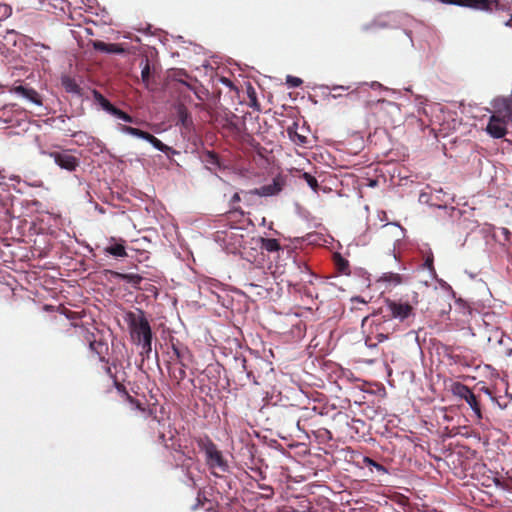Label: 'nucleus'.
Returning <instances> with one entry per match:
<instances>
[{"label": "nucleus", "mask_w": 512, "mask_h": 512, "mask_svg": "<svg viewBox=\"0 0 512 512\" xmlns=\"http://www.w3.org/2000/svg\"><path fill=\"white\" fill-rule=\"evenodd\" d=\"M384 303L385 307H381L379 313L371 315L370 334L374 335L378 342L387 340L395 332L396 325L393 322L394 319L405 322L415 317V306L419 303L418 294L414 293L411 301L386 298Z\"/></svg>", "instance_id": "nucleus-1"}, {"label": "nucleus", "mask_w": 512, "mask_h": 512, "mask_svg": "<svg viewBox=\"0 0 512 512\" xmlns=\"http://www.w3.org/2000/svg\"><path fill=\"white\" fill-rule=\"evenodd\" d=\"M196 442L199 449L205 453L206 464L211 469L213 475L220 476V474L228 472L229 465L227 460L208 436L198 438Z\"/></svg>", "instance_id": "nucleus-2"}, {"label": "nucleus", "mask_w": 512, "mask_h": 512, "mask_svg": "<svg viewBox=\"0 0 512 512\" xmlns=\"http://www.w3.org/2000/svg\"><path fill=\"white\" fill-rule=\"evenodd\" d=\"M124 319L128 325L133 343H140V341L153 338L150 323L142 309L127 312Z\"/></svg>", "instance_id": "nucleus-3"}, {"label": "nucleus", "mask_w": 512, "mask_h": 512, "mask_svg": "<svg viewBox=\"0 0 512 512\" xmlns=\"http://www.w3.org/2000/svg\"><path fill=\"white\" fill-rule=\"evenodd\" d=\"M27 124V112L18 105L7 104L0 108V125H4V128L21 127Z\"/></svg>", "instance_id": "nucleus-4"}, {"label": "nucleus", "mask_w": 512, "mask_h": 512, "mask_svg": "<svg viewBox=\"0 0 512 512\" xmlns=\"http://www.w3.org/2000/svg\"><path fill=\"white\" fill-rule=\"evenodd\" d=\"M374 112L384 125L394 126L401 119L400 106L389 100H378L374 104Z\"/></svg>", "instance_id": "nucleus-5"}, {"label": "nucleus", "mask_w": 512, "mask_h": 512, "mask_svg": "<svg viewBox=\"0 0 512 512\" xmlns=\"http://www.w3.org/2000/svg\"><path fill=\"white\" fill-rule=\"evenodd\" d=\"M451 391L454 396H457L467 402L478 419L482 418L478 396H476L468 386L460 382H454L451 385Z\"/></svg>", "instance_id": "nucleus-6"}, {"label": "nucleus", "mask_w": 512, "mask_h": 512, "mask_svg": "<svg viewBox=\"0 0 512 512\" xmlns=\"http://www.w3.org/2000/svg\"><path fill=\"white\" fill-rule=\"evenodd\" d=\"M46 154L52 158L55 164H57L61 169H64L68 172L76 171L80 165L79 158L74 156L69 149L49 151Z\"/></svg>", "instance_id": "nucleus-7"}, {"label": "nucleus", "mask_w": 512, "mask_h": 512, "mask_svg": "<svg viewBox=\"0 0 512 512\" xmlns=\"http://www.w3.org/2000/svg\"><path fill=\"white\" fill-rule=\"evenodd\" d=\"M120 130L123 133H126V134H129V135H132V136H135V137H138V138H141V139H144V140L148 141L149 143H151L153 145V147H155L157 150H159L161 152L168 153V152H170L172 150L171 147H169L166 144L162 143L154 135H152V134H150V133H148L146 131H143L141 129L134 128L132 126L121 125L120 126Z\"/></svg>", "instance_id": "nucleus-8"}, {"label": "nucleus", "mask_w": 512, "mask_h": 512, "mask_svg": "<svg viewBox=\"0 0 512 512\" xmlns=\"http://www.w3.org/2000/svg\"><path fill=\"white\" fill-rule=\"evenodd\" d=\"M284 186V181L280 177H276L273 179L271 184H267L261 186L260 188H255L249 191L244 192V197L257 195L261 197L274 196L279 194Z\"/></svg>", "instance_id": "nucleus-9"}, {"label": "nucleus", "mask_w": 512, "mask_h": 512, "mask_svg": "<svg viewBox=\"0 0 512 512\" xmlns=\"http://www.w3.org/2000/svg\"><path fill=\"white\" fill-rule=\"evenodd\" d=\"M508 125H512V122L491 115L486 127V131L491 137L500 139L507 134Z\"/></svg>", "instance_id": "nucleus-10"}, {"label": "nucleus", "mask_w": 512, "mask_h": 512, "mask_svg": "<svg viewBox=\"0 0 512 512\" xmlns=\"http://www.w3.org/2000/svg\"><path fill=\"white\" fill-rule=\"evenodd\" d=\"M508 125H512V122L491 115L486 127V131L491 137L500 139L507 134Z\"/></svg>", "instance_id": "nucleus-11"}, {"label": "nucleus", "mask_w": 512, "mask_h": 512, "mask_svg": "<svg viewBox=\"0 0 512 512\" xmlns=\"http://www.w3.org/2000/svg\"><path fill=\"white\" fill-rule=\"evenodd\" d=\"M86 340L89 343V349L91 352L95 353L99 357V361L108 363L106 359V354L108 352V345L102 339H96L93 333H88L86 336Z\"/></svg>", "instance_id": "nucleus-12"}, {"label": "nucleus", "mask_w": 512, "mask_h": 512, "mask_svg": "<svg viewBox=\"0 0 512 512\" xmlns=\"http://www.w3.org/2000/svg\"><path fill=\"white\" fill-rule=\"evenodd\" d=\"M11 91L17 95H20V96L28 99L30 102H32L34 104H37V105L42 104L40 95L33 88H30V87H27L24 85H17V86H13Z\"/></svg>", "instance_id": "nucleus-13"}, {"label": "nucleus", "mask_w": 512, "mask_h": 512, "mask_svg": "<svg viewBox=\"0 0 512 512\" xmlns=\"http://www.w3.org/2000/svg\"><path fill=\"white\" fill-rule=\"evenodd\" d=\"M93 47L95 50L109 53V54H123L125 52V49L122 47L121 44L118 43H106L103 41H95L93 43Z\"/></svg>", "instance_id": "nucleus-14"}, {"label": "nucleus", "mask_w": 512, "mask_h": 512, "mask_svg": "<svg viewBox=\"0 0 512 512\" xmlns=\"http://www.w3.org/2000/svg\"><path fill=\"white\" fill-rule=\"evenodd\" d=\"M378 283L384 284L386 288H393L402 283V276L398 273L386 272L378 279Z\"/></svg>", "instance_id": "nucleus-15"}, {"label": "nucleus", "mask_w": 512, "mask_h": 512, "mask_svg": "<svg viewBox=\"0 0 512 512\" xmlns=\"http://www.w3.org/2000/svg\"><path fill=\"white\" fill-rule=\"evenodd\" d=\"M236 363L239 365L240 372L246 373L247 379L255 384L258 385L259 382L257 381V377L254 374V371L250 365H248V362L245 357H237L235 358Z\"/></svg>", "instance_id": "nucleus-16"}, {"label": "nucleus", "mask_w": 512, "mask_h": 512, "mask_svg": "<svg viewBox=\"0 0 512 512\" xmlns=\"http://www.w3.org/2000/svg\"><path fill=\"white\" fill-rule=\"evenodd\" d=\"M61 84L66 92L81 95V87L77 84L76 80L70 76H63L61 78Z\"/></svg>", "instance_id": "nucleus-17"}, {"label": "nucleus", "mask_w": 512, "mask_h": 512, "mask_svg": "<svg viewBox=\"0 0 512 512\" xmlns=\"http://www.w3.org/2000/svg\"><path fill=\"white\" fill-rule=\"evenodd\" d=\"M260 248L269 253L281 250L280 242L275 238H260Z\"/></svg>", "instance_id": "nucleus-18"}, {"label": "nucleus", "mask_w": 512, "mask_h": 512, "mask_svg": "<svg viewBox=\"0 0 512 512\" xmlns=\"http://www.w3.org/2000/svg\"><path fill=\"white\" fill-rule=\"evenodd\" d=\"M140 66L142 67L141 71V80L146 88H149L150 78H151V67L150 61L148 58H144L140 62Z\"/></svg>", "instance_id": "nucleus-19"}, {"label": "nucleus", "mask_w": 512, "mask_h": 512, "mask_svg": "<svg viewBox=\"0 0 512 512\" xmlns=\"http://www.w3.org/2000/svg\"><path fill=\"white\" fill-rule=\"evenodd\" d=\"M199 507L204 508L206 511L213 510L212 502L209 499H207L205 493L202 492L201 490L198 491L197 493L196 504L192 506V509L195 510Z\"/></svg>", "instance_id": "nucleus-20"}, {"label": "nucleus", "mask_w": 512, "mask_h": 512, "mask_svg": "<svg viewBox=\"0 0 512 512\" xmlns=\"http://www.w3.org/2000/svg\"><path fill=\"white\" fill-rule=\"evenodd\" d=\"M105 252L114 257H126L127 252L123 243H116L105 248Z\"/></svg>", "instance_id": "nucleus-21"}, {"label": "nucleus", "mask_w": 512, "mask_h": 512, "mask_svg": "<svg viewBox=\"0 0 512 512\" xmlns=\"http://www.w3.org/2000/svg\"><path fill=\"white\" fill-rule=\"evenodd\" d=\"M94 99L101 105V107L107 111L108 113H111L114 109V105L106 99L99 91L94 90L93 91Z\"/></svg>", "instance_id": "nucleus-22"}, {"label": "nucleus", "mask_w": 512, "mask_h": 512, "mask_svg": "<svg viewBox=\"0 0 512 512\" xmlns=\"http://www.w3.org/2000/svg\"><path fill=\"white\" fill-rule=\"evenodd\" d=\"M296 129H297L296 123H294L293 126H289L287 128L288 135L290 136V138L293 141L297 142L298 144H301V145L306 144L307 138L305 136L299 135L297 133Z\"/></svg>", "instance_id": "nucleus-23"}, {"label": "nucleus", "mask_w": 512, "mask_h": 512, "mask_svg": "<svg viewBox=\"0 0 512 512\" xmlns=\"http://www.w3.org/2000/svg\"><path fill=\"white\" fill-rule=\"evenodd\" d=\"M152 339L153 338H148L146 340L140 341V343H134L135 345L141 347L140 355L142 357H146V358L150 357V353L152 351Z\"/></svg>", "instance_id": "nucleus-24"}, {"label": "nucleus", "mask_w": 512, "mask_h": 512, "mask_svg": "<svg viewBox=\"0 0 512 512\" xmlns=\"http://www.w3.org/2000/svg\"><path fill=\"white\" fill-rule=\"evenodd\" d=\"M119 276L122 280H124L127 283H130L134 286H138L143 280L142 276L135 274V273L120 274Z\"/></svg>", "instance_id": "nucleus-25"}, {"label": "nucleus", "mask_w": 512, "mask_h": 512, "mask_svg": "<svg viewBox=\"0 0 512 512\" xmlns=\"http://www.w3.org/2000/svg\"><path fill=\"white\" fill-rule=\"evenodd\" d=\"M247 94L249 98V106L252 107L255 110H260V104L257 100V95L255 89L249 85L247 88Z\"/></svg>", "instance_id": "nucleus-26"}, {"label": "nucleus", "mask_w": 512, "mask_h": 512, "mask_svg": "<svg viewBox=\"0 0 512 512\" xmlns=\"http://www.w3.org/2000/svg\"><path fill=\"white\" fill-rule=\"evenodd\" d=\"M295 268L299 273L298 281H304L305 278L302 276L312 277L313 274L310 272L309 267L305 263L294 262Z\"/></svg>", "instance_id": "nucleus-27"}, {"label": "nucleus", "mask_w": 512, "mask_h": 512, "mask_svg": "<svg viewBox=\"0 0 512 512\" xmlns=\"http://www.w3.org/2000/svg\"><path fill=\"white\" fill-rule=\"evenodd\" d=\"M11 7L14 5L18 11L31 8L35 5V0H10Z\"/></svg>", "instance_id": "nucleus-28"}, {"label": "nucleus", "mask_w": 512, "mask_h": 512, "mask_svg": "<svg viewBox=\"0 0 512 512\" xmlns=\"http://www.w3.org/2000/svg\"><path fill=\"white\" fill-rule=\"evenodd\" d=\"M110 114H112L113 116H115L125 122H128V123L134 122V119L131 115H129L128 113L124 112L123 110L117 108L116 106L114 107V109L112 110V112Z\"/></svg>", "instance_id": "nucleus-29"}, {"label": "nucleus", "mask_w": 512, "mask_h": 512, "mask_svg": "<svg viewBox=\"0 0 512 512\" xmlns=\"http://www.w3.org/2000/svg\"><path fill=\"white\" fill-rule=\"evenodd\" d=\"M172 351H173V357H171V359L175 360L176 363H178L179 365L183 366V367H186V365L184 364V352L179 349L177 346H175L174 344L172 345Z\"/></svg>", "instance_id": "nucleus-30"}, {"label": "nucleus", "mask_w": 512, "mask_h": 512, "mask_svg": "<svg viewBox=\"0 0 512 512\" xmlns=\"http://www.w3.org/2000/svg\"><path fill=\"white\" fill-rule=\"evenodd\" d=\"M12 13L11 4L0 2V21L8 18Z\"/></svg>", "instance_id": "nucleus-31"}, {"label": "nucleus", "mask_w": 512, "mask_h": 512, "mask_svg": "<svg viewBox=\"0 0 512 512\" xmlns=\"http://www.w3.org/2000/svg\"><path fill=\"white\" fill-rule=\"evenodd\" d=\"M205 161L215 167H218L220 165L218 155L214 152H207L206 153V159Z\"/></svg>", "instance_id": "nucleus-32"}, {"label": "nucleus", "mask_w": 512, "mask_h": 512, "mask_svg": "<svg viewBox=\"0 0 512 512\" xmlns=\"http://www.w3.org/2000/svg\"><path fill=\"white\" fill-rule=\"evenodd\" d=\"M303 178L305 179V181L307 182V184L313 189V190H316L318 188V182H317V179L312 176L311 174L309 173H304L303 174Z\"/></svg>", "instance_id": "nucleus-33"}, {"label": "nucleus", "mask_w": 512, "mask_h": 512, "mask_svg": "<svg viewBox=\"0 0 512 512\" xmlns=\"http://www.w3.org/2000/svg\"><path fill=\"white\" fill-rule=\"evenodd\" d=\"M363 461H364V463H365L367 466H373V467H375L377 470H382V471H384V470H385V469H384V467H383L381 464L377 463L376 461H374L373 459H371V458H369V457H365Z\"/></svg>", "instance_id": "nucleus-34"}, {"label": "nucleus", "mask_w": 512, "mask_h": 512, "mask_svg": "<svg viewBox=\"0 0 512 512\" xmlns=\"http://www.w3.org/2000/svg\"><path fill=\"white\" fill-rule=\"evenodd\" d=\"M173 377L178 381L183 380L186 377L185 367L180 365L179 369L173 372Z\"/></svg>", "instance_id": "nucleus-35"}, {"label": "nucleus", "mask_w": 512, "mask_h": 512, "mask_svg": "<svg viewBox=\"0 0 512 512\" xmlns=\"http://www.w3.org/2000/svg\"><path fill=\"white\" fill-rule=\"evenodd\" d=\"M182 76L189 78L188 74L185 71H179L177 73V81L186 85L188 88L193 89V87L188 82H186L185 78H182Z\"/></svg>", "instance_id": "nucleus-36"}, {"label": "nucleus", "mask_w": 512, "mask_h": 512, "mask_svg": "<svg viewBox=\"0 0 512 512\" xmlns=\"http://www.w3.org/2000/svg\"><path fill=\"white\" fill-rule=\"evenodd\" d=\"M287 83L291 87H299L303 83V81L300 78H298V77L288 76L287 77Z\"/></svg>", "instance_id": "nucleus-37"}, {"label": "nucleus", "mask_w": 512, "mask_h": 512, "mask_svg": "<svg viewBox=\"0 0 512 512\" xmlns=\"http://www.w3.org/2000/svg\"><path fill=\"white\" fill-rule=\"evenodd\" d=\"M240 201H241V196H240V194H239V193H235V194L231 197L230 204H231L232 209H233L234 211H239V210H240L239 208H237V207H235V206H234V204H235V203H238V202H240Z\"/></svg>", "instance_id": "nucleus-38"}, {"label": "nucleus", "mask_w": 512, "mask_h": 512, "mask_svg": "<svg viewBox=\"0 0 512 512\" xmlns=\"http://www.w3.org/2000/svg\"><path fill=\"white\" fill-rule=\"evenodd\" d=\"M338 266H339V270L341 272H345V270L348 268L349 264H348L347 260L340 258Z\"/></svg>", "instance_id": "nucleus-39"}, {"label": "nucleus", "mask_w": 512, "mask_h": 512, "mask_svg": "<svg viewBox=\"0 0 512 512\" xmlns=\"http://www.w3.org/2000/svg\"><path fill=\"white\" fill-rule=\"evenodd\" d=\"M424 266L428 268L429 270H434L433 267V257L429 256L425 259Z\"/></svg>", "instance_id": "nucleus-40"}, {"label": "nucleus", "mask_w": 512, "mask_h": 512, "mask_svg": "<svg viewBox=\"0 0 512 512\" xmlns=\"http://www.w3.org/2000/svg\"><path fill=\"white\" fill-rule=\"evenodd\" d=\"M260 488L264 491H267L268 494L266 495V498H270L273 496L274 494V491H273V488L271 486H260Z\"/></svg>", "instance_id": "nucleus-41"}, {"label": "nucleus", "mask_w": 512, "mask_h": 512, "mask_svg": "<svg viewBox=\"0 0 512 512\" xmlns=\"http://www.w3.org/2000/svg\"><path fill=\"white\" fill-rule=\"evenodd\" d=\"M221 82H222L224 85H226V86H228V87H230V88H232V89H234V88H235V87H234V84L232 83V81H231L230 79H228V78H225V77L221 78Z\"/></svg>", "instance_id": "nucleus-42"}, {"label": "nucleus", "mask_w": 512, "mask_h": 512, "mask_svg": "<svg viewBox=\"0 0 512 512\" xmlns=\"http://www.w3.org/2000/svg\"><path fill=\"white\" fill-rule=\"evenodd\" d=\"M369 321H370V316L364 317L362 320V327L365 328Z\"/></svg>", "instance_id": "nucleus-43"}, {"label": "nucleus", "mask_w": 512, "mask_h": 512, "mask_svg": "<svg viewBox=\"0 0 512 512\" xmlns=\"http://www.w3.org/2000/svg\"><path fill=\"white\" fill-rule=\"evenodd\" d=\"M105 372L110 376V377H113L112 375V371H111V368L109 366H105Z\"/></svg>", "instance_id": "nucleus-44"}, {"label": "nucleus", "mask_w": 512, "mask_h": 512, "mask_svg": "<svg viewBox=\"0 0 512 512\" xmlns=\"http://www.w3.org/2000/svg\"><path fill=\"white\" fill-rule=\"evenodd\" d=\"M495 483H496V485H497L498 487H502V488L504 487L503 483H502V482H500L499 480H496V481H495Z\"/></svg>", "instance_id": "nucleus-45"}, {"label": "nucleus", "mask_w": 512, "mask_h": 512, "mask_svg": "<svg viewBox=\"0 0 512 512\" xmlns=\"http://www.w3.org/2000/svg\"><path fill=\"white\" fill-rule=\"evenodd\" d=\"M152 421H153V422H158V423H159V420H158L157 416H153V417H152Z\"/></svg>", "instance_id": "nucleus-46"}, {"label": "nucleus", "mask_w": 512, "mask_h": 512, "mask_svg": "<svg viewBox=\"0 0 512 512\" xmlns=\"http://www.w3.org/2000/svg\"><path fill=\"white\" fill-rule=\"evenodd\" d=\"M370 340H371V336L368 335L367 338H366V344H368Z\"/></svg>", "instance_id": "nucleus-47"}, {"label": "nucleus", "mask_w": 512, "mask_h": 512, "mask_svg": "<svg viewBox=\"0 0 512 512\" xmlns=\"http://www.w3.org/2000/svg\"><path fill=\"white\" fill-rule=\"evenodd\" d=\"M114 384H116L117 388L119 389L120 387H122V385L118 384L117 381L114 379Z\"/></svg>", "instance_id": "nucleus-48"}, {"label": "nucleus", "mask_w": 512, "mask_h": 512, "mask_svg": "<svg viewBox=\"0 0 512 512\" xmlns=\"http://www.w3.org/2000/svg\"><path fill=\"white\" fill-rule=\"evenodd\" d=\"M160 438H161L162 440H164L165 435L162 433V434L160 435Z\"/></svg>", "instance_id": "nucleus-49"}]
</instances>
